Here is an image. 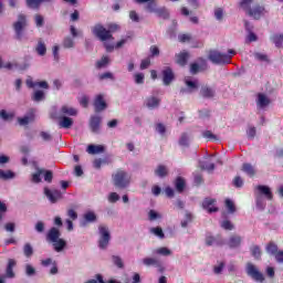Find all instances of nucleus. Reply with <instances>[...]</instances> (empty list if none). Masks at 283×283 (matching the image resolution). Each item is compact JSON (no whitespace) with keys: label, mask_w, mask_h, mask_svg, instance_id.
I'll list each match as a JSON object with an SVG mask.
<instances>
[{"label":"nucleus","mask_w":283,"mask_h":283,"mask_svg":"<svg viewBox=\"0 0 283 283\" xmlns=\"http://www.w3.org/2000/svg\"><path fill=\"white\" fill-rule=\"evenodd\" d=\"M120 30V25L116 23H109L107 24V28H104L103 24L97 23L92 28V32L96 39L102 41V43H105V41H114V33L118 32Z\"/></svg>","instance_id":"1"},{"label":"nucleus","mask_w":283,"mask_h":283,"mask_svg":"<svg viewBox=\"0 0 283 283\" xmlns=\"http://www.w3.org/2000/svg\"><path fill=\"white\" fill-rule=\"evenodd\" d=\"M113 185L117 187V189H127V187L132 184V175L127 174V171L118 169L113 176Z\"/></svg>","instance_id":"2"},{"label":"nucleus","mask_w":283,"mask_h":283,"mask_svg":"<svg viewBox=\"0 0 283 283\" xmlns=\"http://www.w3.org/2000/svg\"><path fill=\"white\" fill-rule=\"evenodd\" d=\"M12 28L15 32L17 41H21V39H23V32L25 31V28H28V15L19 13L17 21L12 24Z\"/></svg>","instance_id":"3"},{"label":"nucleus","mask_w":283,"mask_h":283,"mask_svg":"<svg viewBox=\"0 0 283 283\" xmlns=\"http://www.w3.org/2000/svg\"><path fill=\"white\" fill-rule=\"evenodd\" d=\"M209 61L216 65L229 64L231 63V56L227 53H221L219 51L212 50L208 55Z\"/></svg>","instance_id":"4"},{"label":"nucleus","mask_w":283,"mask_h":283,"mask_svg":"<svg viewBox=\"0 0 283 283\" xmlns=\"http://www.w3.org/2000/svg\"><path fill=\"white\" fill-rule=\"evenodd\" d=\"M247 274L249 277L253 279L254 282L264 283V274L251 262L247 263Z\"/></svg>","instance_id":"5"},{"label":"nucleus","mask_w":283,"mask_h":283,"mask_svg":"<svg viewBox=\"0 0 283 283\" xmlns=\"http://www.w3.org/2000/svg\"><path fill=\"white\" fill-rule=\"evenodd\" d=\"M99 240H98V247L99 249H105L109 245V240H112V235L109 234V228L106 226H99Z\"/></svg>","instance_id":"6"},{"label":"nucleus","mask_w":283,"mask_h":283,"mask_svg":"<svg viewBox=\"0 0 283 283\" xmlns=\"http://www.w3.org/2000/svg\"><path fill=\"white\" fill-rule=\"evenodd\" d=\"M197 61L198 62L190 63L189 72L190 74H192V76H196V74H200V72H206V70H208L209 67L205 57H198Z\"/></svg>","instance_id":"7"},{"label":"nucleus","mask_w":283,"mask_h":283,"mask_svg":"<svg viewBox=\"0 0 283 283\" xmlns=\"http://www.w3.org/2000/svg\"><path fill=\"white\" fill-rule=\"evenodd\" d=\"M186 88L180 90V94H193L200 88V82L198 80H191V77H186L184 80Z\"/></svg>","instance_id":"8"},{"label":"nucleus","mask_w":283,"mask_h":283,"mask_svg":"<svg viewBox=\"0 0 283 283\" xmlns=\"http://www.w3.org/2000/svg\"><path fill=\"white\" fill-rule=\"evenodd\" d=\"M51 118L59 120V127L61 129H70L74 125V119L67 116H61L57 113L51 114Z\"/></svg>","instance_id":"9"},{"label":"nucleus","mask_w":283,"mask_h":283,"mask_svg":"<svg viewBox=\"0 0 283 283\" xmlns=\"http://www.w3.org/2000/svg\"><path fill=\"white\" fill-rule=\"evenodd\" d=\"M264 14H266V9L264 8V6L261 4H254L248 11V15L252 17V19H255L256 21H260V19H262Z\"/></svg>","instance_id":"10"},{"label":"nucleus","mask_w":283,"mask_h":283,"mask_svg":"<svg viewBox=\"0 0 283 283\" xmlns=\"http://www.w3.org/2000/svg\"><path fill=\"white\" fill-rule=\"evenodd\" d=\"M256 196L262 198L264 197L265 200H273V191H271V188L269 186L259 185L255 187Z\"/></svg>","instance_id":"11"},{"label":"nucleus","mask_w":283,"mask_h":283,"mask_svg":"<svg viewBox=\"0 0 283 283\" xmlns=\"http://www.w3.org/2000/svg\"><path fill=\"white\" fill-rule=\"evenodd\" d=\"M93 106L96 113L105 112V109H107V102H105V97L103 96V94H98L97 96H95Z\"/></svg>","instance_id":"12"},{"label":"nucleus","mask_w":283,"mask_h":283,"mask_svg":"<svg viewBox=\"0 0 283 283\" xmlns=\"http://www.w3.org/2000/svg\"><path fill=\"white\" fill-rule=\"evenodd\" d=\"M163 74V82L164 85H171V83L174 82V80L176 78V75L174 74V70L169 66L165 67L161 71Z\"/></svg>","instance_id":"13"},{"label":"nucleus","mask_w":283,"mask_h":283,"mask_svg":"<svg viewBox=\"0 0 283 283\" xmlns=\"http://www.w3.org/2000/svg\"><path fill=\"white\" fill-rule=\"evenodd\" d=\"M44 195L50 200V202H52V205L59 202V200L62 198L61 190L57 189L50 190L49 188H44Z\"/></svg>","instance_id":"14"},{"label":"nucleus","mask_w":283,"mask_h":283,"mask_svg":"<svg viewBox=\"0 0 283 283\" xmlns=\"http://www.w3.org/2000/svg\"><path fill=\"white\" fill-rule=\"evenodd\" d=\"M216 205V199L213 198H206L202 201V209L208 211V213H218L219 208L213 206Z\"/></svg>","instance_id":"15"},{"label":"nucleus","mask_w":283,"mask_h":283,"mask_svg":"<svg viewBox=\"0 0 283 283\" xmlns=\"http://www.w3.org/2000/svg\"><path fill=\"white\" fill-rule=\"evenodd\" d=\"M206 244L207 247H213V244H216L217 247H224V239H222V235L220 234H217L216 237L207 235Z\"/></svg>","instance_id":"16"},{"label":"nucleus","mask_w":283,"mask_h":283,"mask_svg":"<svg viewBox=\"0 0 283 283\" xmlns=\"http://www.w3.org/2000/svg\"><path fill=\"white\" fill-rule=\"evenodd\" d=\"M57 240H61V230H59L56 227H53L46 233V242L53 244V242H56Z\"/></svg>","instance_id":"17"},{"label":"nucleus","mask_w":283,"mask_h":283,"mask_svg":"<svg viewBox=\"0 0 283 283\" xmlns=\"http://www.w3.org/2000/svg\"><path fill=\"white\" fill-rule=\"evenodd\" d=\"M78 111L74 107L64 105L60 108L57 116H77Z\"/></svg>","instance_id":"18"},{"label":"nucleus","mask_w":283,"mask_h":283,"mask_svg":"<svg viewBox=\"0 0 283 283\" xmlns=\"http://www.w3.org/2000/svg\"><path fill=\"white\" fill-rule=\"evenodd\" d=\"M200 96L202 98H213L216 96V90L209 85H203L200 88Z\"/></svg>","instance_id":"19"},{"label":"nucleus","mask_w":283,"mask_h":283,"mask_svg":"<svg viewBox=\"0 0 283 283\" xmlns=\"http://www.w3.org/2000/svg\"><path fill=\"white\" fill-rule=\"evenodd\" d=\"M229 249H238L242 244V237L238 234L230 235L227 242Z\"/></svg>","instance_id":"20"},{"label":"nucleus","mask_w":283,"mask_h":283,"mask_svg":"<svg viewBox=\"0 0 283 283\" xmlns=\"http://www.w3.org/2000/svg\"><path fill=\"white\" fill-rule=\"evenodd\" d=\"M83 218L84 220L81 222V227H87V224L96 222L97 220L96 213L94 211H87L84 213Z\"/></svg>","instance_id":"21"},{"label":"nucleus","mask_w":283,"mask_h":283,"mask_svg":"<svg viewBox=\"0 0 283 283\" xmlns=\"http://www.w3.org/2000/svg\"><path fill=\"white\" fill-rule=\"evenodd\" d=\"M199 168L201 171H208V174H213V171L216 170V164L209 160H206V161L200 160Z\"/></svg>","instance_id":"22"},{"label":"nucleus","mask_w":283,"mask_h":283,"mask_svg":"<svg viewBox=\"0 0 283 283\" xmlns=\"http://www.w3.org/2000/svg\"><path fill=\"white\" fill-rule=\"evenodd\" d=\"M90 128L94 134H98L101 129V117L92 116L90 119Z\"/></svg>","instance_id":"23"},{"label":"nucleus","mask_w":283,"mask_h":283,"mask_svg":"<svg viewBox=\"0 0 283 283\" xmlns=\"http://www.w3.org/2000/svg\"><path fill=\"white\" fill-rule=\"evenodd\" d=\"M145 105L148 109H156L157 107H160V98L156 96L147 97Z\"/></svg>","instance_id":"24"},{"label":"nucleus","mask_w":283,"mask_h":283,"mask_svg":"<svg viewBox=\"0 0 283 283\" xmlns=\"http://www.w3.org/2000/svg\"><path fill=\"white\" fill-rule=\"evenodd\" d=\"M176 63L180 65L181 67H185L189 61V52L184 51L176 55Z\"/></svg>","instance_id":"25"},{"label":"nucleus","mask_w":283,"mask_h":283,"mask_svg":"<svg viewBox=\"0 0 283 283\" xmlns=\"http://www.w3.org/2000/svg\"><path fill=\"white\" fill-rule=\"evenodd\" d=\"M87 154L96 156V154H103L105 151V146L103 145H88L86 149Z\"/></svg>","instance_id":"26"},{"label":"nucleus","mask_w":283,"mask_h":283,"mask_svg":"<svg viewBox=\"0 0 283 283\" xmlns=\"http://www.w3.org/2000/svg\"><path fill=\"white\" fill-rule=\"evenodd\" d=\"M256 104H258V107H260L261 109H264V107H268V105H271V99H269L266 95L259 93Z\"/></svg>","instance_id":"27"},{"label":"nucleus","mask_w":283,"mask_h":283,"mask_svg":"<svg viewBox=\"0 0 283 283\" xmlns=\"http://www.w3.org/2000/svg\"><path fill=\"white\" fill-rule=\"evenodd\" d=\"M35 52L36 54H39V56H45V54H48V46L45 45V42H43V40L38 41Z\"/></svg>","instance_id":"28"},{"label":"nucleus","mask_w":283,"mask_h":283,"mask_svg":"<svg viewBox=\"0 0 283 283\" xmlns=\"http://www.w3.org/2000/svg\"><path fill=\"white\" fill-rule=\"evenodd\" d=\"M17 266V261L14 259H9L8 265H7V277H14V268Z\"/></svg>","instance_id":"29"},{"label":"nucleus","mask_w":283,"mask_h":283,"mask_svg":"<svg viewBox=\"0 0 283 283\" xmlns=\"http://www.w3.org/2000/svg\"><path fill=\"white\" fill-rule=\"evenodd\" d=\"M175 188H176V191L178 193H182V191H185V187L187 186V184L185 182V179L182 177H177L175 179Z\"/></svg>","instance_id":"30"},{"label":"nucleus","mask_w":283,"mask_h":283,"mask_svg":"<svg viewBox=\"0 0 283 283\" xmlns=\"http://www.w3.org/2000/svg\"><path fill=\"white\" fill-rule=\"evenodd\" d=\"M241 171H244L247 176L250 178H253L255 176V168H253V165L245 163L242 165Z\"/></svg>","instance_id":"31"},{"label":"nucleus","mask_w":283,"mask_h":283,"mask_svg":"<svg viewBox=\"0 0 283 283\" xmlns=\"http://www.w3.org/2000/svg\"><path fill=\"white\" fill-rule=\"evenodd\" d=\"M65 247H67V242L64 239H57L56 241H53V249L57 253H61Z\"/></svg>","instance_id":"32"},{"label":"nucleus","mask_w":283,"mask_h":283,"mask_svg":"<svg viewBox=\"0 0 283 283\" xmlns=\"http://www.w3.org/2000/svg\"><path fill=\"white\" fill-rule=\"evenodd\" d=\"M270 41H272V43H274L275 48H282L283 45V33L281 34H272L270 36Z\"/></svg>","instance_id":"33"},{"label":"nucleus","mask_w":283,"mask_h":283,"mask_svg":"<svg viewBox=\"0 0 283 283\" xmlns=\"http://www.w3.org/2000/svg\"><path fill=\"white\" fill-rule=\"evenodd\" d=\"M155 175H157L158 178H165L169 175V170L167 169V166L159 165L155 170Z\"/></svg>","instance_id":"34"},{"label":"nucleus","mask_w":283,"mask_h":283,"mask_svg":"<svg viewBox=\"0 0 283 283\" xmlns=\"http://www.w3.org/2000/svg\"><path fill=\"white\" fill-rule=\"evenodd\" d=\"M143 263L145 266H160V260L156 258H145L143 260Z\"/></svg>","instance_id":"35"},{"label":"nucleus","mask_w":283,"mask_h":283,"mask_svg":"<svg viewBox=\"0 0 283 283\" xmlns=\"http://www.w3.org/2000/svg\"><path fill=\"white\" fill-rule=\"evenodd\" d=\"M33 120H34V113H31L30 115L18 118L19 125H30V123H33Z\"/></svg>","instance_id":"36"},{"label":"nucleus","mask_w":283,"mask_h":283,"mask_svg":"<svg viewBox=\"0 0 283 283\" xmlns=\"http://www.w3.org/2000/svg\"><path fill=\"white\" fill-rule=\"evenodd\" d=\"M250 251L254 260H262V250L260 249V245H253L250 248Z\"/></svg>","instance_id":"37"},{"label":"nucleus","mask_w":283,"mask_h":283,"mask_svg":"<svg viewBox=\"0 0 283 283\" xmlns=\"http://www.w3.org/2000/svg\"><path fill=\"white\" fill-rule=\"evenodd\" d=\"M251 3H253V0H240L239 1L240 8H242V10H244V12H247V14L249 13V10H251Z\"/></svg>","instance_id":"38"},{"label":"nucleus","mask_w":283,"mask_h":283,"mask_svg":"<svg viewBox=\"0 0 283 283\" xmlns=\"http://www.w3.org/2000/svg\"><path fill=\"white\" fill-rule=\"evenodd\" d=\"M0 178L1 180H12V178H14V172H12V170H1L0 169Z\"/></svg>","instance_id":"39"},{"label":"nucleus","mask_w":283,"mask_h":283,"mask_svg":"<svg viewBox=\"0 0 283 283\" xmlns=\"http://www.w3.org/2000/svg\"><path fill=\"white\" fill-rule=\"evenodd\" d=\"M23 254H24L27 258H30L31 255H34V248H32V244L25 243V244L23 245Z\"/></svg>","instance_id":"40"},{"label":"nucleus","mask_w":283,"mask_h":283,"mask_svg":"<svg viewBox=\"0 0 283 283\" xmlns=\"http://www.w3.org/2000/svg\"><path fill=\"white\" fill-rule=\"evenodd\" d=\"M150 233H153L157 238H160V240H164L165 238V232H163V228L160 227L150 228Z\"/></svg>","instance_id":"41"},{"label":"nucleus","mask_w":283,"mask_h":283,"mask_svg":"<svg viewBox=\"0 0 283 283\" xmlns=\"http://www.w3.org/2000/svg\"><path fill=\"white\" fill-rule=\"evenodd\" d=\"M221 229H224V231H233V229H235V226H233V223L226 219L221 222Z\"/></svg>","instance_id":"42"},{"label":"nucleus","mask_w":283,"mask_h":283,"mask_svg":"<svg viewBox=\"0 0 283 283\" xmlns=\"http://www.w3.org/2000/svg\"><path fill=\"white\" fill-rule=\"evenodd\" d=\"M41 3H43V0H27L28 8H32L33 10H39Z\"/></svg>","instance_id":"43"},{"label":"nucleus","mask_w":283,"mask_h":283,"mask_svg":"<svg viewBox=\"0 0 283 283\" xmlns=\"http://www.w3.org/2000/svg\"><path fill=\"white\" fill-rule=\"evenodd\" d=\"M160 19H169V11L166 8H159L155 12Z\"/></svg>","instance_id":"44"},{"label":"nucleus","mask_w":283,"mask_h":283,"mask_svg":"<svg viewBox=\"0 0 283 283\" xmlns=\"http://www.w3.org/2000/svg\"><path fill=\"white\" fill-rule=\"evenodd\" d=\"M258 134L255 126H249L247 129V136L250 140H253Z\"/></svg>","instance_id":"45"},{"label":"nucleus","mask_w":283,"mask_h":283,"mask_svg":"<svg viewBox=\"0 0 283 283\" xmlns=\"http://www.w3.org/2000/svg\"><path fill=\"white\" fill-rule=\"evenodd\" d=\"M43 98H45V93L43 91H35L32 96V101L35 103L43 101Z\"/></svg>","instance_id":"46"},{"label":"nucleus","mask_w":283,"mask_h":283,"mask_svg":"<svg viewBox=\"0 0 283 283\" xmlns=\"http://www.w3.org/2000/svg\"><path fill=\"white\" fill-rule=\"evenodd\" d=\"M112 261L115 264V266H117V269H124L125 268V264L123 263V259H120V256L113 255Z\"/></svg>","instance_id":"47"},{"label":"nucleus","mask_w":283,"mask_h":283,"mask_svg":"<svg viewBox=\"0 0 283 283\" xmlns=\"http://www.w3.org/2000/svg\"><path fill=\"white\" fill-rule=\"evenodd\" d=\"M145 10H147V12H157L158 8H156V1L150 0L149 2H147Z\"/></svg>","instance_id":"48"},{"label":"nucleus","mask_w":283,"mask_h":283,"mask_svg":"<svg viewBox=\"0 0 283 283\" xmlns=\"http://www.w3.org/2000/svg\"><path fill=\"white\" fill-rule=\"evenodd\" d=\"M179 43H189L191 41V34L189 33H181L178 35Z\"/></svg>","instance_id":"49"},{"label":"nucleus","mask_w":283,"mask_h":283,"mask_svg":"<svg viewBox=\"0 0 283 283\" xmlns=\"http://www.w3.org/2000/svg\"><path fill=\"white\" fill-rule=\"evenodd\" d=\"M202 136L206 140H218V136H216L211 130H205Z\"/></svg>","instance_id":"50"},{"label":"nucleus","mask_w":283,"mask_h":283,"mask_svg":"<svg viewBox=\"0 0 283 283\" xmlns=\"http://www.w3.org/2000/svg\"><path fill=\"white\" fill-rule=\"evenodd\" d=\"M226 208L228 209L229 213H235V203H233L231 199H226Z\"/></svg>","instance_id":"51"},{"label":"nucleus","mask_w":283,"mask_h":283,"mask_svg":"<svg viewBox=\"0 0 283 283\" xmlns=\"http://www.w3.org/2000/svg\"><path fill=\"white\" fill-rule=\"evenodd\" d=\"M157 255H171V250H169L168 248L161 247L159 249L156 250Z\"/></svg>","instance_id":"52"},{"label":"nucleus","mask_w":283,"mask_h":283,"mask_svg":"<svg viewBox=\"0 0 283 283\" xmlns=\"http://www.w3.org/2000/svg\"><path fill=\"white\" fill-rule=\"evenodd\" d=\"M266 252L270 253V255H275V253H277V244L269 243L266 247Z\"/></svg>","instance_id":"53"},{"label":"nucleus","mask_w":283,"mask_h":283,"mask_svg":"<svg viewBox=\"0 0 283 283\" xmlns=\"http://www.w3.org/2000/svg\"><path fill=\"white\" fill-rule=\"evenodd\" d=\"M134 78H135V83L137 85H143V83H145V74H143V73H136L134 75Z\"/></svg>","instance_id":"54"},{"label":"nucleus","mask_w":283,"mask_h":283,"mask_svg":"<svg viewBox=\"0 0 283 283\" xmlns=\"http://www.w3.org/2000/svg\"><path fill=\"white\" fill-rule=\"evenodd\" d=\"M25 275H28L29 277H32V275H36V269H34V266L27 264L25 265Z\"/></svg>","instance_id":"55"},{"label":"nucleus","mask_w":283,"mask_h":283,"mask_svg":"<svg viewBox=\"0 0 283 283\" xmlns=\"http://www.w3.org/2000/svg\"><path fill=\"white\" fill-rule=\"evenodd\" d=\"M107 63H109V57L103 56L99 61H97L96 67L98 70H101V67H105V65H107Z\"/></svg>","instance_id":"56"},{"label":"nucleus","mask_w":283,"mask_h":283,"mask_svg":"<svg viewBox=\"0 0 283 283\" xmlns=\"http://www.w3.org/2000/svg\"><path fill=\"white\" fill-rule=\"evenodd\" d=\"M34 20H35L36 28H43V24L45 23V20L43 19V15L35 14Z\"/></svg>","instance_id":"57"},{"label":"nucleus","mask_w":283,"mask_h":283,"mask_svg":"<svg viewBox=\"0 0 283 283\" xmlns=\"http://www.w3.org/2000/svg\"><path fill=\"white\" fill-rule=\"evenodd\" d=\"M63 48L65 49L74 48V40L70 36L65 38L63 41Z\"/></svg>","instance_id":"58"},{"label":"nucleus","mask_w":283,"mask_h":283,"mask_svg":"<svg viewBox=\"0 0 283 283\" xmlns=\"http://www.w3.org/2000/svg\"><path fill=\"white\" fill-rule=\"evenodd\" d=\"M13 117L14 115L6 112V109L0 111V118H2V120H11Z\"/></svg>","instance_id":"59"},{"label":"nucleus","mask_w":283,"mask_h":283,"mask_svg":"<svg viewBox=\"0 0 283 283\" xmlns=\"http://www.w3.org/2000/svg\"><path fill=\"white\" fill-rule=\"evenodd\" d=\"M43 174L45 182H52V179L54 178V174L52 172V170H43Z\"/></svg>","instance_id":"60"},{"label":"nucleus","mask_w":283,"mask_h":283,"mask_svg":"<svg viewBox=\"0 0 283 283\" xmlns=\"http://www.w3.org/2000/svg\"><path fill=\"white\" fill-rule=\"evenodd\" d=\"M191 220H193V216L191 213H186V220L181 221V227L186 229Z\"/></svg>","instance_id":"61"},{"label":"nucleus","mask_w":283,"mask_h":283,"mask_svg":"<svg viewBox=\"0 0 283 283\" xmlns=\"http://www.w3.org/2000/svg\"><path fill=\"white\" fill-rule=\"evenodd\" d=\"M151 65V60L149 57L142 60L140 62V70H147Z\"/></svg>","instance_id":"62"},{"label":"nucleus","mask_w":283,"mask_h":283,"mask_svg":"<svg viewBox=\"0 0 283 283\" xmlns=\"http://www.w3.org/2000/svg\"><path fill=\"white\" fill-rule=\"evenodd\" d=\"M41 174H43V169L38 170V172L32 175V182H41Z\"/></svg>","instance_id":"63"},{"label":"nucleus","mask_w":283,"mask_h":283,"mask_svg":"<svg viewBox=\"0 0 283 283\" xmlns=\"http://www.w3.org/2000/svg\"><path fill=\"white\" fill-rule=\"evenodd\" d=\"M274 258H275L276 262H279V264H283V251H277L274 254Z\"/></svg>","instance_id":"64"}]
</instances>
